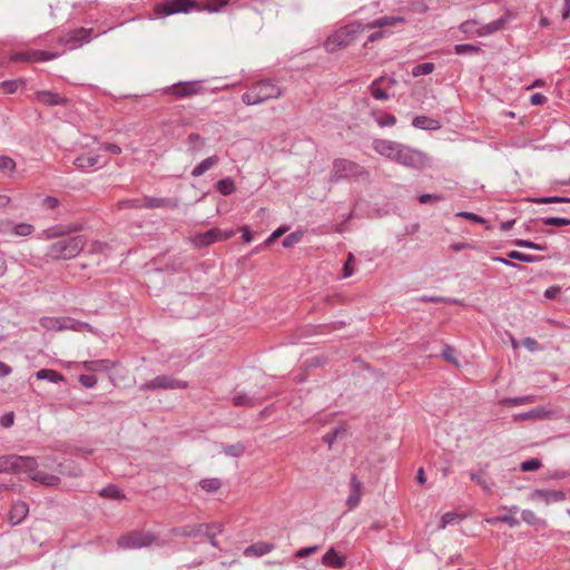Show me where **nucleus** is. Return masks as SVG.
<instances>
[{
    "label": "nucleus",
    "instance_id": "obj_21",
    "mask_svg": "<svg viewBox=\"0 0 570 570\" xmlns=\"http://www.w3.org/2000/svg\"><path fill=\"white\" fill-rule=\"evenodd\" d=\"M362 482L357 479L356 474L353 473L350 479V494L345 501L348 510H354L358 507L362 498Z\"/></svg>",
    "mask_w": 570,
    "mask_h": 570
},
{
    "label": "nucleus",
    "instance_id": "obj_45",
    "mask_svg": "<svg viewBox=\"0 0 570 570\" xmlns=\"http://www.w3.org/2000/svg\"><path fill=\"white\" fill-rule=\"evenodd\" d=\"M513 244L518 247L534 249V250H540V252H544L548 249L547 243H534L529 239H514Z\"/></svg>",
    "mask_w": 570,
    "mask_h": 570
},
{
    "label": "nucleus",
    "instance_id": "obj_53",
    "mask_svg": "<svg viewBox=\"0 0 570 570\" xmlns=\"http://www.w3.org/2000/svg\"><path fill=\"white\" fill-rule=\"evenodd\" d=\"M541 466H542L541 460H539L537 458H532V459L523 461L520 464V470L522 472H533V471H538Z\"/></svg>",
    "mask_w": 570,
    "mask_h": 570
},
{
    "label": "nucleus",
    "instance_id": "obj_38",
    "mask_svg": "<svg viewBox=\"0 0 570 570\" xmlns=\"http://www.w3.org/2000/svg\"><path fill=\"white\" fill-rule=\"evenodd\" d=\"M216 190L223 196H229L235 193L236 185L233 178L226 177L219 179L215 185Z\"/></svg>",
    "mask_w": 570,
    "mask_h": 570
},
{
    "label": "nucleus",
    "instance_id": "obj_2",
    "mask_svg": "<svg viewBox=\"0 0 570 570\" xmlns=\"http://www.w3.org/2000/svg\"><path fill=\"white\" fill-rule=\"evenodd\" d=\"M284 91V88L278 86L273 79L265 78L253 83L249 89L242 95V101L247 106L261 105L267 100L279 98L283 96Z\"/></svg>",
    "mask_w": 570,
    "mask_h": 570
},
{
    "label": "nucleus",
    "instance_id": "obj_17",
    "mask_svg": "<svg viewBox=\"0 0 570 570\" xmlns=\"http://www.w3.org/2000/svg\"><path fill=\"white\" fill-rule=\"evenodd\" d=\"M512 19V14L510 13V11H508V14L507 16H502L489 23H485V24H482L476 30H475V35L478 37H487V36H491L498 31H501L505 28L507 23L509 21H511Z\"/></svg>",
    "mask_w": 570,
    "mask_h": 570
},
{
    "label": "nucleus",
    "instance_id": "obj_32",
    "mask_svg": "<svg viewBox=\"0 0 570 570\" xmlns=\"http://www.w3.org/2000/svg\"><path fill=\"white\" fill-rule=\"evenodd\" d=\"M218 161H219V157L217 155L207 157V158L203 159L199 164H197L193 168L190 174L193 177H199V176L204 175L207 170H209L212 167L217 165Z\"/></svg>",
    "mask_w": 570,
    "mask_h": 570
},
{
    "label": "nucleus",
    "instance_id": "obj_63",
    "mask_svg": "<svg viewBox=\"0 0 570 570\" xmlns=\"http://www.w3.org/2000/svg\"><path fill=\"white\" fill-rule=\"evenodd\" d=\"M79 383L87 389H92L97 384V377L94 374H81L79 376Z\"/></svg>",
    "mask_w": 570,
    "mask_h": 570
},
{
    "label": "nucleus",
    "instance_id": "obj_7",
    "mask_svg": "<svg viewBox=\"0 0 570 570\" xmlns=\"http://www.w3.org/2000/svg\"><path fill=\"white\" fill-rule=\"evenodd\" d=\"M24 460H28L30 462H24L21 465V472H26L30 480L46 487H57L60 484L61 479L59 475H56L53 473H47L38 469L39 464L36 458L26 456Z\"/></svg>",
    "mask_w": 570,
    "mask_h": 570
},
{
    "label": "nucleus",
    "instance_id": "obj_37",
    "mask_svg": "<svg viewBox=\"0 0 570 570\" xmlns=\"http://www.w3.org/2000/svg\"><path fill=\"white\" fill-rule=\"evenodd\" d=\"M274 550V544L268 542H256L246 548L245 554L263 557Z\"/></svg>",
    "mask_w": 570,
    "mask_h": 570
},
{
    "label": "nucleus",
    "instance_id": "obj_15",
    "mask_svg": "<svg viewBox=\"0 0 570 570\" xmlns=\"http://www.w3.org/2000/svg\"><path fill=\"white\" fill-rule=\"evenodd\" d=\"M566 498V492L562 490L534 489L531 493V500H541L547 505L564 501Z\"/></svg>",
    "mask_w": 570,
    "mask_h": 570
},
{
    "label": "nucleus",
    "instance_id": "obj_61",
    "mask_svg": "<svg viewBox=\"0 0 570 570\" xmlns=\"http://www.w3.org/2000/svg\"><path fill=\"white\" fill-rule=\"evenodd\" d=\"M354 255L352 253L348 254L346 262L344 263L343 269H342V277L348 278L354 274Z\"/></svg>",
    "mask_w": 570,
    "mask_h": 570
},
{
    "label": "nucleus",
    "instance_id": "obj_20",
    "mask_svg": "<svg viewBox=\"0 0 570 570\" xmlns=\"http://www.w3.org/2000/svg\"><path fill=\"white\" fill-rule=\"evenodd\" d=\"M554 411L546 407V406H538L530 411L518 413L514 415L515 421H527V420H550L553 419Z\"/></svg>",
    "mask_w": 570,
    "mask_h": 570
},
{
    "label": "nucleus",
    "instance_id": "obj_47",
    "mask_svg": "<svg viewBox=\"0 0 570 570\" xmlns=\"http://www.w3.org/2000/svg\"><path fill=\"white\" fill-rule=\"evenodd\" d=\"M453 51L458 56L472 55L481 51V48L478 45L473 43H459L455 45Z\"/></svg>",
    "mask_w": 570,
    "mask_h": 570
},
{
    "label": "nucleus",
    "instance_id": "obj_24",
    "mask_svg": "<svg viewBox=\"0 0 570 570\" xmlns=\"http://www.w3.org/2000/svg\"><path fill=\"white\" fill-rule=\"evenodd\" d=\"M266 397L259 396L256 393L249 394L247 392H238L232 397L234 406L254 407L265 401Z\"/></svg>",
    "mask_w": 570,
    "mask_h": 570
},
{
    "label": "nucleus",
    "instance_id": "obj_51",
    "mask_svg": "<svg viewBox=\"0 0 570 570\" xmlns=\"http://www.w3.org/2000/svg\"><path fill=\"white\" fill-rule=\"evenodd\" d=\"M16 161L6 155L0 156V171L7 175H12L16 170Z\"/></svg>",
    "mask_w": 570,
    "mask_h": 570
},
{
    "label": "nucleus",
    "instance_id": "obj_40",
    "mask_svg": "<svg viewBox=\"0 0 570 570\" xmlns=\"http://www.w3.org/2000/svg\"><path fill=\"white\" fill-rule=\"evenodd\" d=\"M521 519L523 522L532 527H546V521L540 519L532 510L529 509L521 511Z\"/></svg>",
    "mask_w": 570,
    "mask_h": 570
},
{
    "label": "nucleus",
    "instance_id": "obj_57",
    "mask_svg": "<svg viewBox=\"0 0 570 570\" xmlns=\"http://www.w3.org/2000/svg\"><path fill=\"white\" fill-rule=\"evenodd\" d=\"M35 227L29 223H18L13 227V233L18 236H29Z\"/></svg>",
    "mask_w": 570,
    "mask_h": 570
},
{
    "label": "nucleus",
    "instance_id": "obj_27",
    "mask_svg": "<svg viewBox=\"0 0 570 570\" xmlns=\"http://www.w3.org/2000/svg\"><path fill=\"white\" fill-rule=\"evenodd\" d=\"M384 80H387L390 85H394L396 81L393 77L386 78V77H379L375 80L372 81V83L368 86V90L374 99L376 100H387L390 98V95L381 88L380 83Z\"/></svg>",
    "mask_w": 570,
    "mask_h": 570
},
{
    "label": "nucleus",
    "instance_id": "obj_49",
    "mask_svg": "<svg viewBox=\"0 0 570 570\" xmlns=\"http://www.w3.org/2000/svg\"><path fill=\"white\" fill-rule=\"evenodd\" d=\"M539 220L547 226L564 227L570 225V219L566 217L546 216L540 217Z\"/></svg>",
    "mask_w": 570,
    "mask_h": 570
},
{
    "label": "nucleus",
    "instance_id": "obj_36",
    "mask_svg": "<svg viewBox=\"0 0 570 570\" xmlns=\"http://www.w3.org/2000/svg\"><path fill=\"white\" fill-rule=\"evenodd\" d=\"M41 325L49 331L68 330L67 318L63 317H45L41 320Z\"/></svg>",
    "mask_w": 570,
    "mask_h": 570
},
{
    "label": "nucleus",
    "instance_id": "obj_43",
    "mask_svg": "<svg viewBox=\"0 0 570 570\" xmlns=\"http://www.w3.org/2000/svg\"><path fill=\"white\" fill-rule=\"evenodd\" d=\"M534 401V396L524 395V396H515V397H504L500 401L502 405L507 406H520L524 404L532 403Z\"/></svg>",
    "mask_w": 570,
    "mask_h": 570
},
{
    "label": "nucleus",
    "instance_id": "obj_60",
    "mask_svg": "<svg viewBox=\"0 0 570 570\" xmlns=\"http://www.w3.org/2000/svg\"><path fill=\"white\" fill-rule=\"evenodd\" d=\"M19 82L17 80H6L0 82V90L3 94L11 95L18 90Z\"/></svg>",
    "mask_w": 570,
    "mask_h": 570
},
{
    "label": "nucleus",
    "instance_id": "obj_26",
    "mask_svg": "<svg viewBox=\"0 0 570 570\" xmlns=\"http://www.w3.org/2000/svg\"><path fill=\"white\" fill-rule=\"evenodd\" d=\"M322 563L333 569H343L346 566V558L332 547L323 554Z\"/></svg>",
    "mask_w": 570,
    "mask_h": 570
},
{
    "label": "nucleus",
    "instance_id": "obj_29",
    "mask_svg": "<svg viewBox=\"0 0 570 570\" xmlns=\"http://www.w3.org/2000/svg\"><path fill=\"white\" fill-rule=\"evenodd\" d=\"M37 99L47 106H61L66 102L59 94L51 90H40L36 92Z\"/></svg>",
    "mask_w": 570,
    "mask_h": 570
},
{
    "label": "nucleus",
    "instance_id": "obj_28",
    "mask_svg": "<svg viewBox=\"0 0 570 570\" xmlns=\"http://www.w3.org/2000/svg\"><path fill=\"white\" fill-rule=\"evenodd\" d=\"M412 126L417 129L434 131L439 130L442 125L438 119L420 115L412 119Z\"/></svg>",
    "mask_w": 570,
    "mask_h": 570
},
{
    "label": "nucleus",
    "instance_id": "obj_48",
    "mask_svg": "<svg viewBox=\"0 0 570 570\" xmlns=\"http://www.w3.org/2000/svg\"><path fill=\"white\" fill-rule=\"evenodd\" d=\"M533 204H554V203H570V197L564 196H543L532 197L529 199Z\"/></svg>",
    "mask_w": 570,
    "mask_h": 570
},
{
    "label": "nucleus",
    "instance_id": "obj_22",
    "mask_svg": "<svg viewBox=\"0 0 570 570\" xmlns=\"http://www.w3.org/2000/svg\"><path fill=\"white\" fill-rule=\"evenodd\" d=\"M222 230L218 228H212L204 233H197L191 237V243L196 248L207 247L219 240Z\"/></svg>",
    "mask_w": 570,
    "mask_h": 570
},
{
    "label": "nucleus",
    "instance_id": "obj_64",
    "mask_svg": "<svg viewBox=\"0 0 570 570\" xmlns=\"http://www.w3.org/2000/svg\"><path fill=\"white\" fill-rule=\"evenodd\" d=\"M11 60L14 62H18V61L33 62L32 61V50L17 51L11 56Z\"/></svg>",
    "mask_w": 570,
    "mask_h": 570
},
{
    "label": "nucleus",
    "instance_id": "obj_44",
    "mask_svg": "<svg viewBox=\"0 0 570 570\" xmlns=\"http://www.w3.org/2000/svg\"><path fill=\"white\" fill-rule=\"evenodd\" d=\"M245 445L242 442H237L234 444H228L223 448V453L230 458H240L245 453Z\"/></svg>",
    "mask_w": 570,
    "mask_h": 570
},
{
    "label": "nucleus",
    "instance_id": "obj_8",
    "mask_svg": "<svg viewBox=\"0 0 570 570\" xmlns=\"http://www.w3.org/2000/svg\"><path fill=\"white\" fill-rule=\"evenodd\" d=\"M364 173V169L357 163L345 158H336L333 160L330 180L332 183H337L344 179L362 176Z\"/></svg>",
    "mask_w": 570,
    "mask_h": 570
},
{
    "label": "nucleus",
    "instance_id": "obj_9",
    "mask_svg": "<svg viewBox=\"0 0 570 570\" xmlns=\"http://www.w3.org/2000/svg\"><path fill=\"white\" fill-rule=\"evenodd\" d=\"M157 537L149 531H131L117 540V546L124 550L141 549L151 546Z\"/></svg>",
    "mask_w": 570,
    "mask_h": 570
},
{
    "label": "nucleus",
    "instance_id": "obj_5",
    "mask_svg": "<svg viewBox=\"0 0 570 570\" xmlns=\"http://www.w3.org/2000/svg\"><path fill=\"white\" fill-rule=\"evenodd\" d=\"M110 30H112V27L101 30L99 32H95L92 28L81 27L70 30L63 37H59L57 42L66 47L68 50H76L91 42L95 38L107 33Z\"/></svg>",
    "mask_w": 570,
    "mask_h": 570
},
{
    "label": "nucleus",
    "instance_id": "obj_62",
    "mask_svg": "<svg viewBox=\"0 0 570 570\" xmlns=\"http://www.w3.org/2000/svg\"><path fill=\"white\" fill-rule=\"evenodd\" d=\"M410 9L414 13L423 14L426 13L430 8L424 0H416L411 2Z\"/></svg>",
    "mask_w": 570,
    "mask_h": 570
},
{
    "label": "nucleus",
    "instance_id": "obj_39",
    "mask_svg": "<svg viewBox=\"0 0 570 570\" xmlns=\"http://www.w3.org/2000/svg\"><path fill=\"white\" fill-rule=\"evenodd\" d=\"M68 330L73 332H89L96 334L97 331L87 322L78 321L71 317H67Z\"/></svg>",
    "mask_w": 570,
    "mask_h": 570
},
{
    "label": "nucleus",
    "instance_id": "obj_52",
    "mask_svg": "<svg viewBox=\"0 0 570 570\" xmlns=\"http://www.w3.org/2000/svg\"><path fill=\"white\" fill-rule=\"evenodd\" d=\"M434 68L435 66L433 62H422L413 67L412 75L413 77L430 75Z\"/></svg>",
    "mask_w": 570,
    "mask_h": 570
},
{
    "label": "nucleus",
    "instance_id": "obj_35",
    "mask_svg": "<svg viewBox=\"0 0 570 570\" xmlns=\"http://www.w3.org/2000/svg\"><path fill=\"white\" fill-rule=\"evenodd\" d=\"M99 497L110 500H124L126 498L124 491L116 484L109 483L98 492Z\"/></svg>",
    "mask_w": 570,
    "mask_h": 570
},
{
    "label": "nucleus",
    "instance_id": "obj_13",
    "mask_svg": "<svg viewBox=\"0 0 570 570\" xmlns=\"http://www.w3.org/2000/svg\"><path fill=\"white\" fill-rule=\"evenodd\" d=\"M168 91L175 96L176 98H185L190 97L202 92V81L200 80H190V81H180L171 85L168 88Z\"/></svg>",
    "mask_w": 570,
    "mask_h": 570
},
{
    "label": "nucleus",
    "instance_id": "obj_6",
    "mask_svg": "<svg viewBox=\"0 0 570 570\" xmlns=\"http://www.w3.org/2000/svg\"><path fill=\"white\" fill-rule=\"evenodd\" d=\"M193 9L199 10L196 0H167L154 7V14L156 18L161 19L176 13H188Z\"/></svg>",
    "mask_w": 570,
    "mask_h": 570
},
{
    "label": "nucleus",
    "instance_id": "obj_12",
    "mask_svg": "<svg viewBox=\"0 0 570 570\" xmlns=\"http://www.w3.org/2000/svg\"><path fill=\"white\" fill-rule=\"evenodd\" d=\"M217 529V532H223L224 527L220 523H195L171 529V533L181 538H197L203 535L205 530Z\"/></svg>",
    "mask_w": 570,
    "mask_h": 570
},
{
    "label": "nucleus",
    "instance_id": "obj_56",
    "mask_svg": "<svg viewBox=\"0 0 570 570\" xmlns=\"http://www.w3.org/2000/svg\"><path fill=\"white\" fill-rule=\"evenodd\" d=\"M441 356L449 363L459 365V361L455 357V348L449 344H445L443 346V350L441 352Z\"/></svg>",
    "mask_w": 570,
    "mask_h": 570
},
{
    "label": "nucleus",
    "instance_id": "obj_11",
    "mask_svg": "<svg viewBox=\"0 0 570 570\" xmlns=\"http://www.w3.org/2000/svg\"><path fill=\"white\" fill-rule=\"evenodd\" d=\"M42 465L46 469L55 470L57 472L56 475H59L60 478H78L81 475L80 466L72 461L58 462L55 456H48L45 459Z\"/></svg>",
    "mask_w": 570,
    "mask_h": 570
},
{
    "label": "nucleus",
    "instance_id": "obj_33",
    "mask_svg": "<svg viewBox=\"0 0 570 570\" xmlns=\"http://www.w3.org/2000/svg\"><path fill=\"white\" fill-rule=\"evenodd\" d=\"M35 376L37 380L48 381V382L55 383V384H58V383H61L65 381V376L60 372L52 370V368H41L38 372H36Z\"/></svg>",
    "mask_w": 570,
    "mask_h": 570
},
{
    "label": "nucleus",
    "instance_id": "obj_42",
    "mask_svg": "<svg viewBox=\"0 0 570 570\" xmlns=\"http://www.w3.org/2000/svg\"><path fill=\"white\" fill-rule=\"evenodd\" d=\"M508 257L510 259H514V261L522 262V263H538L542 259V257H540V256L525 254V253H522L519 250L509 252Z\"/></svg>",
    "mask_w": 570,
    "mask_h": 570
},
{
    "label": "nucleus",
    "instance_id": "obj_59",
    "mask_svg": "<svg viewBox=\"0 0 570 570\" xmlns=\"http://www.w3.org/2000/svg\"><path fill=\"white\" fill-rule=\"evenodd\" d=\"M460 520L461 517L458 513L446 512L441 519L440 529H445L448 525L458 523Z\"/></svg>",
    "mask_w": 570,
    "mask_h": 570
},
{
    "label": "nucleus",
    "instance_id": "obj_50",
    "mask_svg": "<svg viewBox=\"0 0 570 570\" xmlns=\"http://www.w3.org/2000/svg\"><path fill=\"white\" fill-rule=\"evenodd\" d=\"M222 483H220V480L217 479V478H208V479H203L200 482H199V487L208 492V493H214L216 492L219 488H220Z\"/></svg>",
    "mask_w": 570,
    "mask_h": 570
},
{
    "label": "nucleus",
    "instance_id": "obj_30",
    "mask_svg": "<svg viewBox=\"0 0 570 570\" xmlns=\"http://www.w3.org/2000/svg\"><path fill=\"white\" fill-rule=\"evenodd\" d=\"M115 366H116V363L110 360H107V358L85 361L82 363V367L89 372H96V371L108 372L111 368H114Z\"/></svg>",
    "mask_w": 570,
    "mask_h": 570
},
{
    "label": "nucleus",
    "instance_id": "obj_10",
    "mask_svg": "<svg viewBox=\"0 0 570 570\" xmlns=\"http://www.w3.org/2000/svg\"><path fill=\"white\" fill-rule=\"evenodd\" d=\"M188 387V382L175 379L171 375H158L150 381L140 385L141 391L155 390H185Z\"/></svg>",
    "mask_w": 570,
    "mask_h": 570
},
{
    "label": "nucleus",
    "instance_id": "obj_31",
    "mask_svg": "<svg viewBox=\"0 0 570 570\" xmlns=\"http://www.w3.org/2000/svg\"><path fill=\"white\" fill-rule=\"evenodd\" d=\"M405 19L402 16H384L364 26L366 27V29L384 28L394 26L396 23H403Z\"/></svg>",
    "mask_w": 570,
    "mask_h": 570
},
{
    "label": "nucleus",
    "instance_id": "obj_16",
    "mask_svg": "<svg viewBox=\"0 0 570 570\" xmlns=\"http://www.w3.org/2000/svg\"><path fill=\"white\" fill-rule=\"evenodd\" d=\"M24 455L18 454H6L0 456V473H19L21 472V465L24 462Z\"/></svg>",
    "mask_w": 570,
    "mask_h": 570
},
{
    "label": "nucleus",
    "instance_id": "obj_1",
    "mask_svg": "<svg viewBox=\"0 0 570 570\" xmlns=\"http://www.w3.org/2000/svg\"><path fill=\"white\" fill-rule=\"evenodd\" d=\"M87 238L83 235L67 236L52 242L46 250V257L52 261H68L78 256Z\"/></svg>",
    "mask_w": 570,
    "mask_h": 570
},
{
    "label": "nucleus",
    "instance_id": "obj_46",
    "mask_svg": "<svg viewBox=\"0 0 570 570\" xmlns=\"http://www.w3.org/2000/svg\"><path fill=\"white\" fill-rule=\"evenodd\" d=\"M304 237L303 230H294L291 234H288L286 237L282 240V246L284 248H291L295 246L296 244L301 243Z\"/></svg>",
    "mask_w": 570,
    "mask_h": 570
},
{
    "label": "nucleus",
    "instance_id": "obj_41",
    "mask_svg": "<svg viewBox=\"0 0 570 570\" xmlns=\"http://www.w3.org/2000/svg\"><path fill=\"white\" fill-rule=\"evenodd\" d=\"M61 53L51 50H32V61L33 62H46L53 59H57Z\"/></svg>",
    "mask_w": 570,
    "mask_h": 570
},
{
    "label": "nucleus",
    "instance_id": "obj_19",
    "mask_svg": "<svg viewBox=\"0 0 570 570\" xmlns=\"http://www.w3.org/2000/svg\"><path fill=\"white\" fill-rule=\"evenodd\" d=\"M83 229V225L81 223H71L68 225L58 224L45 229V234L47 238H63V236H68L71 233H77Z\"/></svg>",
    "mask_w": 570,
    "mask_h": 570
},
{
    "label": "nucleus",
    "instance_id": "obj_4",
    "mask_svg": "<svg viewBox=\"0 0 570 570\" xmlns=\"http://www.w3.org/2000/svg\"><path fill=\"white\" fill-rule=\"evenodd\" d=\"M394 163L415 170L432 167V158L426 153L402 142L397 149Z\"/></svg>",
    "mask_w": 570,
    "mask_h": 570
},
{
    "label": "nucleus",
    "instance_id": "obj_25",
    "mask_svg": "<svg viewBox=\"0 0 570 570\" xmlns=\"http://www.w3.org/2000/svg\"><path fill=\"white\" fill-rule=\"evenodd\" d=\"M100 156L99 155H80L73 160V165L82 173H89L95 167H102L99 164Z\"/></svg>",
    "mask_w": 570,
    "mask_h": 570
},
{
    "label": "nucleus",
    "instance_id": "obj_54",
    "mask_svg": "<svg viewBox=\"0 0 570 570\" xmlns=\"http://www.w3.org/2000/svg\"><path fill=\"white\" fill-rule=\"evenodd\" d=\"M469 474H470V479L472 481H475L483 489L484 492H487V493H491L492 492V488L494 485L493 482H490L488 480L482 479L474 471H470Z\"/></svg>",
    "mask_w": 570,
    "mask_h": 570
},
{
    "label": "nucleus",
    "instance_id": "obj_14",
    "mask_svg": "<svg viewBox=\"0 0 570 570\" xmlns=\"http://www.w3.org/2000/svg\"><path fill=\"white\" fill-rule=\"evenodd\" d=\"M400 145L399 141L382 138L374 139L372 142L374 151L391 161L395 160Z\"/></svg>",
    "mask_w": 570,
    "mask_h": 570
},
{
    "label": "nucleus",
    "instance_id": "obj_23",
    "mask_svg": "<svg viewBox=\"0 0 570 570\" xmlns=\"http://www.w3.org/2000/svg\"><path fill=\"white\" fill-rule=\"evenodd\" d=\"M29 514V505L21 500L14 501L8 514V522L11 525L20 524Z\"/></svg>",
    "mask_w": 570,
    "mask_h": 570
},
{
    "label": "nucleus",
    "instance_id": "obj_34",
    "mask_svg": "<svg viewBox=\"0 0 570 570\" xmlns=\"http://www.w3.org/2000/svg\"><path fill=\"white\" fill-rule=\"evenodd\" d=\"M371 115L381 128L393 127L396 124V118L392 114L381 110H372Z\"/></svg>",
    "mask_w": 570,
    "mask_h": 570
},
{
    "label": "nucleus",
    "instance_id": "obj_3",
    "mask_svg": "<svg viewBox=\"0 0 570 570\" xmlns=\"http://www.w3.org/2000/svg\"><path fill=\"white\" fill-rule=\"evenodd\" d=\"M365 30L366 27L358 21L347 23L328 36L324 42V47L326 51L334 52L341 47L355 42Z\"/></svg>",
    "mask_w": 570,
    "mask_h": 570
},
{
    "label": "nucleus",
    "instance_id": "obj_18",
    "mask_svg": "<svg viewBox=\"0 0 570 570\" xmlns=\"http://www.w3.org/2000/svg\"><path fill=\"white\" fill-rule=\"evenodd\" d=\"M179 206V202L175 197H154L146 196L144 198V204L139 205V207L145 208H169L176 209ZM132 207H138V205H132Z\"/></svg>",
    "mask_w": 570,
    "mask_h": 570
},
{
    "label": "nucleus",
    "instance_id": "obj_58",
    "mask_svg": "<svg viewBox=\"0 0 570 570\" xmlns=\"http://www.w3.org/2000/svg\"><path fill=\"white\" fill-rule=\"evenodd\" d=\"M229 0H210V3L199 8V10H205L208 12H218L220 9L228 4Z\"/></svg>",
    "mask_w": 570,
    "mask_h": 570
},
{
    "label": "nucleus",
    "instance_id": "obj_55",
    "mask_svg": "<svg viewBox=\"0 0 570 570\" xmlns=\"http://www.w3.org/2000/svg\"><path fill=\"white\" fill-rule=\"evenodd\" d=\"M289 229L288 225H283L272 232V234L261 244V246H268L273 244L278 237Z\"/></svg>",
    "mask_w": 570,
    "mask_h": 570
}]
</instances>
